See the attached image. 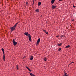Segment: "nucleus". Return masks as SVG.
<instances>
[{
  "mask_svg": "<svg viewBox=\"0 0 76 76\" xmlns=\"http://www.w3.org/2000/svg\"><path fill=\"white\" fill-rule=\"evenodd\" d=\"M56 8V6L52 5V8L53 9H55V8Z\"/></svg>",
  "mask_w": 76,
  "mask_h": 76,
  "instance_id": "423d86ee",
  "label": "nucleus"
},
{
  "mask_svg": "<svg viewBox=\"0 0 76 76\" xmlns=\"http://www.w3.org/2000/svg\"><path fill=\"white\" fill-rule=\"evenodd\" d=\"M64 74H66H66H67V73H66L65 72H64Z\"/></svg>",
  "mask_w": 76,
  "mask_h": 76,
  "instance_id": "bb28decb",
  "label": "nucleus"
},
{
  "mask_svg": "<svg viewBox=\"0 0 76 76\" xmlns=\"http://www.w3.org/2000/svg\"><path fill=\"white\" fill-rule=\"evenodd\" d=\"M1 50L3 52V53L4 54V49L2 48Z\"/></svg>",
  "mask_w": 76,
  "mask_h": 76,
  "instance_id": "1a4fd4ad",
  "label": "nucleus"
},
{
  "mask_svg": "<svg viewBox=\"0 0 76 76\" xmlns=\"http://www.w3.org/2000/svg\"><path fill=\"white\" fill-rule=\"evenodd\" d=\"M3 54H4V56H3V59L4 61V59L5 58V56H4V53H3Z\"/></svg>",
  "mask_w": 76,
  "mask_h": 76,
  "instance_id": "ddd939ff",
  "label": "nucleus"
},
{
  "mask_svg": "<svg viewBox=\"0 0 76 76\" xmlns=\"http://www.w3.org/2000/svg\"><path fill=\"white\" fill-rule=\"evenodd\" d=\"M58 50L59 51H61V48H59L58 49Z\"/></svg>",
  "mask_w": 76,
  "mask_h": 76,
  "instance_id": "dca6fc26",
  "label": "nucleus"
},
{
  "mask_svg": "<svg viewBox=\"0 0 76 76\" xmlns=\"http://www.w3.org/2000/svg\"><path fill=\"white\" fill-rule=\"evenodd\" d=\"M39 42H40V38H39L37 42V45H38L39 43Z\"/></svg>",
  "mask_w": 76,
  "mask_h": 76,
  "instance_id": "20e7f679",
  "label": "nucleus"
},
{
  "mask_svg": "<svg viewBox=\"0 0 76 76\" xmlns=\"http://www.w3.org/2000/svg\"><path fill=\"white\" fill-rule=\"evenodd\" d=\"M36 12H39V9H37L36 10Z\"/></svg>",
  "mask_w": 76,
  "mask_h": 76,
  "instance_id": "2eb2a0df",
  "label": "nucleus"
},
{
  "mask_svg": "<svg viewBox=\"0 0 76 76\" xmlns=\"http://www.w3.org/2000/svg\"><path fill=\"white\" fill-rule=\"evenodd\" d=\"M15 28L16 27L14 26L13 27L11 28V32L13 31H15Z\"/></svg>",
  "mask_w": 76,
  "mask_h": 76,
  "instance_id": "7ed1b4c3",
  "label": "nucleus"
},
{
  "mask_svg": "<svg viewBox=\"0 0 76 76\" xmlns=\"http://www.w3.org/2000/svg\"><path fill=\"white\" fill-rule=\"evenodd\" d=\"M12 42L13 44V45H14V46H15V45L17 44V42H15V39H13Z\"/></svg>",
  "mask_w": 76,
  "mask_h": 76,
  "instance_id": "f03ea898",
  "label": "nucleus"
},
{
  "mask_svg": "<svg viewBox=\"0 0 76 76\" xmlns=\"http://www.w3.org/2000/svg\"><path fill=\"white\" fill-rule=\"evenodd\" d=\"M24 34L26 36H28V39H29V41H31V35L29 34H28V32H26Z\"/></svg>",
  "mask_w": 76,
  "mask_h": 76,
  "instance_id": "f257e3e1",
  "label": "nucleus"
},
{
  "mask_svg": "<svg viewBox=\"0 0 76 76\" xmlns=\"http://www.w3.org/2000/svg\"><path fill=\"white\" fill-rule=\"evenodd\" d=\"M54 1H55V0H52L51 1V3H52V4H53L54 3Z\"/></svg>",
  "mask_w": 76,
  "mask_h": 76,
  "instance_id": "0eeeda50",
  "label": "nucleus"
},
{
  "mask_svg": "<svg viewBox=\"0 0 76 76\" xmlns=\"http://www.w3.org/2000/svg\"><path fill=\"white\" fill-rule=\"evenodd\" d=\"M56 37L57 38H58V36H56Z\"/></svg>",
  "mask_w": 76,
  "mask_h": 76,
  "instance_id": "cd10ccee",
  "label": "nucleus"
},
{
  "mask_svg": "<svg viewBox=\"0 0 76 76\" xmlns=\"http://www.w3.org/2000/svg\"><path fill=\"white\" fill-rule=\"evenodd\" d=\"M70 47V46L68 45L66 46L65 48H69Z\"/></svg>",
  "mask_w": 76,
  "mask_h": 76,
  "instance_id": "9d476101",
  "label": "nucleus"
},
{
  "mask_svg": "<svg viewBox=\"0 0 76 76\" xmlns=\"http://www.w3.org/2000/svg\"><path fill=\"white\" fill-rule=\"evenodd\" d=\"M73 7L75 8V7H76L75 6H73Z\"/></svg>",
  "mask_w": 76,
  "mask_h": 76,
  "instance_id": "a878e982",
  "label": "nucleus"
},
{
  "mask_svg": "<svg viewBox=\"0 0 76 76\" xmlns=\"http://www.w3.org/2000/svg\"><path fill=\"white\" fill-rule=\"evenodd\" d=\"M26 4H28V2H26Z\"/></svg>",
  "mask_w": 76,
  "mask_h": 76,
  "instance_id": "c85d7f7f",
  "label": "nucleus"
},
{
  "mask_svg": "<svg viewBox=\"0 0 76 76\" xmlns=\"http://www.w3.org/2000/svg\"><path fill=\"white\" fill-rule=\"evenodd\" d=\"M61 37H64V36H63V35H62L61 36Z\"/></svg>",
  "mask_w": 76,
  "mask_h": 76,
  "instance_id": "4be33fe9",
  "label": "nucleus"
},
{
  "mask_svg": "<svg viewBox=\"0 0 76 76\" xmlns=\"http://www.w3.org/2000/svg\"><path fill=\"white\" fill-rule=\"evenodd\" d=\"M18 22L17 23H16L15 24L14 26L15 27H16V26H17V25H18Z\"/></svg>",
  "mask_w": 76,
  "mask_h": 76,
  "instance_id": "9b49d317",
  "label": "nucleus"
},
{
  "mask_svg": "<svg viewBox=\"0 0 76 76\" xmlns=\"http://www.w3.org/2000/svg\"><path fill=\"white\" fill-rule=\"evenodd\" d=\"M26 68H27V69H28L29 68V67H28V66H26Z\"/></svg>",
  "mask_w": 76,
  "mask_h": 76,
  "instance_id": "412c9836",
  "label": "nucleus"
},
{
  "mask_svg": "<svg viewBox=\"0 0 76 76\" xmlns=\"http://www.w3.org/2000/svg\"><path fill=\"white\" fill-rule=\"evenodd\" d=\"M45 32L46 34H48V32L47 31H46Z\"/></svg>",
  "mask_w": 76,
  "mask_h": 76,
  "instance_id": "aec40b11",
  "label": "nucleus"
},
{
  "mask_svg": "<svg viewBox=\"0 0 76 76\" xmlns=\"http://www.w3.org/2000/svg\"><path fill=\"white\" fill-rule=\"evenodd\" d=\"M44 61H47V58L46 57L44 58Z\"/></svg>",
  "mask_w": 76,
  "mask_h": 76,
  "instance_id": "f8f14e48",
  "label": "nucleus"
},
{
  "mask_svg": "<svg viewBox=\"0 0 76 76\" xmlns=\"http://www.w3.org/2000/svg\"><path fill=\"white\" fill-rule=\"evenodd\" d=\"M28 69L29 70V72H31L32 71L31 70V69H30L29 68H28Z\"/></svg>",
  "mask_w": 76,
  "mask_h": 76,
  "instance_id": "f3484780",
  "label": "nucleus"
},
{
  "mask_svg": "<svg viewBox=\"0 0 76 76\" xmlns=\"http://www.w3.org/2000/svg\"><path fill=\"white\" fill-rule=\"evenodd\" d=\"M63 76H68L67 75H66V74L64 75Z\"/></svg>",
  "mask_w": 76,
  "mask_h": 76,
  "instance_id": "a211bd4d",
  "label": "nucleus"
},
{
  "mask_svg": "<svg viewBox=\"0 0 76 76\" xmlns=\"http://www.w3.org/2000/svg\"><path fill=\"white\" fill-rule=\"evenodd\" d=\"M34 4V3H33V4Z\"/></svg>",
  "mask_w": 76,
  "mask_h": 76,
  "instance_id": "7c9ffc66",
  "label": "nucleus"
},
{
  "mask_svg": "<svg viewBox=\"0 0 76 76\" xmlns=\"http://www.w3.org/2000/svg\"><path fill=\"white\" fill-rule=\"evenodd\" d=\"M63 0H59V1H62Z\"/></svg>",
  "mask_w": 76,
  "mask_h": 76,
  "instance_id": "b1692460",
  "label": "nucleus"
},
{
  "mask_svg": "<svg viewBox=\"0 0 76 76\" xmlns=\"http://www.w3.org/2000/svg\"><path fill=\"white\" fill-rule=\"evenodd\" d=\"M43 31H44V32H46V31L45 30H43Z\"/></svg>",
  "mask_w": 76,
  "mask_h": 76,
  "instance_id": "5701e85b",
  "label": "nucleus"
},
{
  "mask_svg": "<svg viewBox=\"0 0 76 76\" xmlns=\"http://www.w3.org/2000/svg\"><path fill=\"white\" fill-rule=\"evenodd\" d=\"M72 21H73V20H72Z\"/></svg>",
  "mask_w": 76,
  "mask_h": 76,
  "instance_id": "c756f323",
  "label": "nucleus"
},
{
  "mask_svg": "<svg viewBox=\"0 0 76 76\" xmlns=\"http://www.w3.org/2000/svg\"><path fill=\"white\" fill-rule=\"evenodd\" d=\"M62 44L61 43L59 44H58V46H61V45Z\"/></svg>",
  "mask_w": 76,
  "mask_h": 76,
  "instance_id": "4468645a",
  "label": "nucleus"
},
{
  "mask_svg": "<svg viewBox=\"0 0 76 76\" xmlns=\"http://www.w3.org/2000/svg\"><path fill=\"white\" fill-rule=\"evenodd\" d=\"M74 63V62H72L71 63V64H72V63Z\"/></svg>",
  "mask_w": 76,
  "mask_h": 76,
  "instance_id": "393cba45",
  "label": "nucleus"
},
{
  "mask_svg": "<svg viewBox=\"0 0 76 76\" xmlns=\"http://www.w3.org/2000/svg\"><path fill=\"white\" fill-rule=\"evenodd\" d=\"M17 70H18L19 69H18V65H17Z\"/></svg>",
  "mask_w": 76,
  "mask_h": 76,
  "instance_id": "6ab92c4d",
  "label": "nucleus"
},
{
  "mask_svg": "<svg viewBox=\"0 0 76 76\" xmlns=\"http://www.w3.org/2000/svg\"><path fill=\"white\" fill-rule=\"evenodd\" d=\"M33 58H34V56H30V59L31 60H33Z\"/></svg>",
  "mask_w": 76,
  "mask_h": 76,
  "instance_id": "39448f33",
  "label": "nucleus"
},
{
  "mask_svg": "<svg viewBox=\"0 0 76 76\" xmlns=\"http://www.w3.org/2000/svg\"><path fill=\"white\" fill-rule=\"evenodd\" d=\"M41 4V3L40 2H38V6H40Z\"/></svg>",
  "mask_w": 76,
  "mask_h": 76,
  "instance_id": "6e6552de",
  "label": "nucleus"
}]
</instances>
